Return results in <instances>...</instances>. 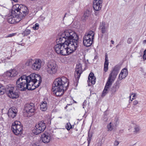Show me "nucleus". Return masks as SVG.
<instances>
[{
  "label": "nucleus",
  "mask_w": 146,
  "mask_h": 146,
  "mask_svg": "<svg viewBox=\"0 0 146 146\" xmlns=\"http://www.w3.org/2000/svg\"><path fill=\"white\" fill-rule=\"evenodd\" d=\"M95 77L94 76V74L93 73H91L89 75L88 80V86H91L92 85L94 84L96 82Z\"/></svg>",
  "instance_id": "obj_18"
},
{
  "label": "nucleus",
  "mask_w": 146,
  "mask_h": 146,
  "mask_svg": "<svg viewBox=\"0 0 146 146\" xmlns=\"http://www.w3.org/2000/svg\"><path fill=\"white\" fill-rule=\"evenodd\" d=\"M92 135L88 133V144H89L91 140L92 139Z\"/></svg>",
  "instance_id": "obj_34"
},
{
  "label": "nucleus",
  "mask_w": 146,
  "mask_h": 146,
  "mask_svg": "<svg viewBox=\"0 0 146 146\" xmlns=\"http://www.w3.org/2000/svg\"><path fill=\"white\" fill-rule=\"evenodd\" d=\"M119 45V44H117L116 46V47H118V46Z\"/></svg>",
  "instance_id": "obj_48"
},
{
  "label": "nucleus",
  "mask_w": 146,
  "mask_h": 146,
  "mask_svg": "<svg viewBox=\"0 0 146 146\" xmlns=\"http://www.w3.org/2000/svg\"><path fill=\"white\" fill-rule=\"evenodd\" d=\"M119 143V142L118 141L115 140L114 141V146H117L118 145Z\"/></svg>",
  "instance_id": "obj_37"
},
{
  "label": "nucleus",
  "mask_w": 146,
  "mask_h": 146,
  "mask_svg": "<svg viewBox=\"0 0 146 146\" xmlns=\"http://www.w3.org/2000/svg\"><path fill=\"white\" fill-rule=\"evenodd\" d=\"M58 67L54 62H49L45 68L47 72L49 74L52 75L55 74L57 71Z\"/></svg>",
  "instance_id": "obj_8"
},
{
  "label": "nucleus",
  "mask_w": 146,
  "mask_h": 146,
  "mask_svg": "<svg viewBox=\"0 0 146 146\" xmlns=\"http://www.w3.org/2000/svg\"><path fill=\"white\" fill-rule=\"evenodd\" d=\"M22 4H17L14 5L13 7L12 11H15V13H16V11H17V12H20V9L22 6Z\"/></svg>",
  "instance_id": "obj_23"
},
{
  "label": "nucleus",
  "mask_w": 146,
  "mask_h": 146,
  "mask_svg": "<svg viewBox=\"0 0 146 146\" xmlns=\"http://www.w3.org/2000/svg\"><path fill=\"white\" fill-rule=\"evenodd\" d=\"M35 108L34 104L33 103L27 104L25 105V110L27 113L30 114V115H32L35 111Z\"/></svg>",
  "instance_id": "obj_12"
},
{
  "label": "nucleus",
  "mask_w": 146,
  "mask_h": 146,
  "mask_svg": "<svg viewBox=\"0 0 146 146\" xmlns=\"http://www.w3.org/2000/svg\"><path fill=\"white\" fill-rule=\"evenodd\" d=\"M119 87V85L118 84H115L111 89V92L112 94H115Z\"/></svg>",
  "instance_id": "obj_27"
},
{
  "label": "nucleus",
  "mask_w": 146,
  "mask_h": 146,
  "mask_svg": "<svg viewBox=\"0 0 146 146\" xmlns=\"http://www.w3.org/2000/svg\"><path fill=\"white\" fill-rule=\"evenodd\" d=\"M58 42L54 47L55 51L58 54L66 56L72 53L76 50L71 45H68L67 42Z\"/></svg>",
  "instance_id": "obj_4"
},
{
  "label": "nucleus",
  "mask_w": 146,
  "mask_h": 146,
  "mask_svg": "<svg viewBox=\"0 0 146 146\" xmlns=\"http://www.w3.org/2000/svg\"><path fill=\"white\" fill-rule=\"evenodd\" d=\"M8 96L9 98L13 99H16L19 97L18 92L15 90V88L10 86L7 88L6 90Z\"/></svg>",
  "instance_id": "obj_9"
},
{
  "label": "nucleus",
  "mask_w": 146,
  "mask_h": 146,
  "mask_svg": "<svg viewBox=\"0 0 146 146\" xmlns=\"http://www.w3.org/2000/svg\"><path fill=\"white\" fill-rule=\"evenodd\" d=\"M143 42H146V40H145L143 41Z\"/></svg>",
  "instance_id": "obj_47"
},
{
  "label": "nucleus",
  "mask_w": 146,
  "mask_h": 146,
  "mask_svg": "<svg viewBox=\"0 0 146 146\" xmlns=\"http://www.w3.org/2000/svg\"><path fill=\"white\" fill-rule=\"evenodd\" d=\"M21 19V18L19 17L17 13H15V11H12L11 15L8 17L7 21L9 23L14 24L19 22Z\"/></svg>",
  "instance_id": "obj_11"
},
{
  "label": "nucleus",
  "mask_w": 146,
  "mask_h": 146,
  "mask_svg": "<svg viewBox=\"0 0 146 146\" xmlns=\"http://www.w3.org/2000/svg\"><path fill=\"white\" fill-rule=\"evenodd\" d=\"M68 85V79L64 77L55 80L52 85V90L57 96H60L64 93Z\"/></svg>",
  "instance_id": "obj_3"
},
{
  "label": "nucleus",
  "mask_w": 146,
  "mask_h": 146,
  "mask_svg": "<svg viewBox=\"0 0 146 146\" xmlns=\"http://www.w3.org/2000/svg\"><path fill=\"white\" fill-rule=\"evenodd\" d=\"M136 95L135 94H132L131 96H130V100L132 101L134 98V97Z\"/></svg>",
  "instance_id": "obj_36"
},
{
  "label": "nucleus",
  "mask_w": 146,
  "mask_h": 146,
  "mask_svg": "<svg viewBox=\"0 0 146 146\" xmlns=\"http://www.w3.org/2000/svg\"><path fill=\"white\" fill-rule=\"evenodd\" d=\"M119 70L118 67L117 66H115L113 70L110 74L104 90L103 92L102 96H104L108 93V90L116 78Z\"/></svg>",
  "instance_id": "obj_5"
},
{
  "label": "nucleus",
  "mask_w": 146,
  "mask_h": 146,
  "mask_svg": "<svg viewBox=\"0 0 146 146\" xmlns=\"http://www.w3.org/2000/svg\"><path fill=\"white\" fill-rule=\"evenodd\" d=\"M86 102L85 101L83 103V108H84V106H85V104H86Z\"/></svg>",
  "instance_id": "obj_43"
},
{
  "label": "nucleus",
  "mask_w": 146,
  "mask_h": 146,
  "mask_svg": "<svg viewBox=\"0 0 146 146\" xmlns=\"http://www.w3.org/2000/svg\"><path fill=\"white\" fill-rule=\"evenodd\" d=\"M82 65L78 64L76 65L75 73V77L76 80H78L82 73Z\"/></svg>",
  "instance_id": "obj_13"
},
{
  "label": "nucleus",
  "mask_w": 146,
  "mask_h": 146,
  "mask_svg": "<svg viewBox=\"0 0 146 146\" xmlns=\"http://www.w3.org/2000/svg\"><path fill=\"white\" fill-rule=\"evenodd\" d=\"M42 62L39 59H35L32 66V68L34 70H38L41 67Z\"/></svg>",
  "instance_id": "obj_15"
},
{
  "label": "nucleus",
  "mask_w": 146,
  "mask_h": 146,
  "mask_svg": "<svg viewBox=\"0 0 146 146\" xmlns=\"http://www.w3.org/2000/svg\"><path fill=\"white\" fill-rule=\"evenodd\" d=\"M51 139L50 134L47 132H45L42 135L41 139L44 143H47L50 142Z\"/></svg>",
  "instance_id": "obj_16"
},
{
  "label": "nucleus",
  "mask_w": 146,
  "mask_h": 146,
  "mask_svg": "<svg viewBox=\"0 0 146 146\" xmlns=\"http://www.w3.org/2000/svg\"><path fill=\"white\" fill-rule=\"evenodd\" d=\"M14 34L13 33L11 34H9L8 36H7V37H12L14 35Z\"/></svg>",
  "instance_id": "obj_42"
},
{
  "label": "nucleus",
  "mask_w": 146,
  "mask_h": 146,
  "mask_svg": "<svg viewBox=\"0 0 146 146\" xmlns=\"http://www.w3.org/2000/svg\"><path fill=\"white\" fill-rule=\"evenodd\" d=\"M58 118H62V117H59Z\"/></svg>",
  "instance_id": "obj_49"
},
{
  "label": "nucleus",
  "mask_w": 146,
  "mask_h": 146,
  "mask_svg": "<svg viewBox=\"0 0 146 146\" xmlns=\"http://www.w3.org/2000/svg\"><path fill=\"white\" fill-rule=\"evenodd\" d=\"M17 112V108L13 107L9 110L8 115L9 117L13 118L16 116Z\"/></svg>",
  "instance_id": "obj_17"
},
{
  "label": "nucleus",
  "mask_w": 146,
  "mask_h": 146,
  "mask_svg": "<svg viewBox=\"0 0 146 146\" xmlns=\"http://www.w3.org/2000/svg\"><path fill=\"white\" fill-rule=\"evenodd\" d=\"M109 62L108 57L106 56L105 60L104 62V70L105 72H107L108 70Z\"/></svg>",
  "instance_id": "obj_26"
},
{
  "label": "nucleus",
  "mask_w": 146,
  "mask_h": 146,
  "mask_svg": "<svg viewBox=\"0 0 146 146\" xmlns=\"http://www.w3.org/2000/svg\"><path fill=\"white\" fill-rule=\"evenodd\" d=\"M41 81L40 75L33 73L28 76L24 75L21 76L17 81L16 85L20 91L32 90L38 87Z\"/></svg>",
  "instance_id": "obj_1"
},
{
  "label": "nucleus",
  "mask_w": 146,
  "mask_h": 146,
  "mask_svg": "<svg viewBox=\"0 0 146 146\" xmlns=\"http://www.w3.org/2000/svg\"><path fill=\"white\" fill-rule=\"evenodd\" d=\"M18 72L16 70L13 69L7 71L4 73V76L7 79L16 76L18 74Z\"/></svg>",
  "instance_id": "obj_14"
},
{
  "label": "nucleus",
  "mask_w": 146,
  "mask_h": 146,
  "mask_svg": "<svg viewBox=\"0 0 146 146\" xmlns=\"http://www.w3.org/2000/svg\"><path fill=\"white\" fill-rule=\"evenodd\" d=\"M91 11L90 10L88 9L86 10L85 12L84 16L85 19H87L88 17H90L91 15Z\"/></svg>",
  "instance_id": "obj_28"
},
{
  "label": "nucleus",
  "mask_w": 146,
  "mask_h": 146,
  "mask_svg": "<svg viewBox=\"0 0 146 146\" xmlns=\"http://www.w3.org/2000/svg\"><path fill=\"white\" fill-rule=\"evenodd\" d=\"M34 61L32 58H29L27 60L25 63V64L27 66H29L31 65L33 62H34Z\"/></svg>",
  "instance_id": "obj_30"
},
{
  "label": "nucleus",
  "mask_w": 146,
  "mask_h": 146,
  "mask_svg": "<svg viewBox=\"0 0 146 146\" xmlns=\"http://www.w3.org/2000/svg\"><path fill=\"white\" fill-rule=\"evenodd\" d=\"M46 127V124L43 121L39 122L35 126L36 129L33 130V132L37 135L44 131Z\"/></svg>",
  "instance_id": "obj_10"
},
{
  "label": "nucleus",
  "mask_w": 146,
  "mask_h": 146,
  "mask_svg": "<svg viewBox=\"0 0 146 146\" xmlns=\"http://www.w3.org/2000/svg\"><path fill=\"white\" fill-rule=\"evenodd\" d=\"M94 1H98L99 2H103V0H94Z\"/></svg>",
  "instance_id": "obj_44"
},
{
  "label": "nucleus",
  "mask_w": 146,
  "mask_h": 146,
  "mask_svg": "<svg viewBox=\"0 0 146 146\" xmlns=\"http://www.w3.org/2000/svg\"><path fill=\"white\" fill-rule=\"evenodd\" d=\"M11 128L13 133L16 135L21 134L22 133L23 127L21 123L19 121H15L13 122Z\"/></svg>",
  "instance_id": "obj_7"
},
{
  "label": "nucleus",
  "mask_w": 146,
  "mask_h": 146,
  "mask_svg": "<svg viewBox=\"0 0 146 146\" xmlns=\"http://www.w3.org/2000/svg\"><path fill=\"white\" fill-rule=\"evenodd\" d=\"M94 33L92 31H90L84 36L83 40V44L86 47L90 46L92 44Z\"/></svg>",
  "instance_id": "obj_6"
},
{
  "label": "nucleus",
  "mask_w": 146,
  "mask_h": 146,
  "mask_svg": "<svg viewBox=\"0 0 146 146\" xmlns=\"http://www.w3.org/2000/svg\"><path fill=\"white\" fill-rule=\"evenodd\" d=\"M111 43L113 44L114 43V41L112 40H111Z\"/></svg>",
  "instance_id": "obj_46"
},
{
  "label": "nucleus",
  "mask_w": 146,
  "mask_h": 146,
  "mask_svg": "<svg viewBox=\"0 0 146 146\" xmlns=\"http://www.w3.org/2000/svg\"><path fill=\"white\" fill-rule=\"evenodd\" d=\"M31 33V31L30 29H28L27 28H26V29L22 33L23 35L25 36H27L29 35Z\"/></svg>",
  "instance_id": "obj_31"
},
{
  "label": "nucleus",
  "mask_w": 146,
  "mask_h": 146,
  "mask_svg": "<svg viewBox=\"0 0 146 146\" xmlns=\"http://www.w3.org/2000/svg\"><path fill=\"white\" fill-rule=\"evenodd\" d=\"M39 25L37 23H36L35 24V26H34L33 27V29L35 30L38 29Z\"/></svg>",
  "instance_id": "obj_35"
},
{
  "label": "nucleus",
  "mask_w": 146,
  "mask_h": 146,
  "mask_svg": "<svg viewBox=\"0 0 146 146\" xmlns=\"http://www.w3.org/2000/svg\"><path fill=\"white\" fill-rule=\"evenodd\" d=\"M40 108L42 111H45L47 109V106L46 102V101L42 102L40 106Z\"/></svg>",
  "instance_id": "obj_25"
},
{
  "label": "nucleus",
  "mask_w": 146,
  "mask_h": 146,
  "mask_svg": "<svg viewBox=\"0 0 146 146\" xmlns=\"http://www.w3.org/2000/svg\"><path fill=\"white\" fill-rule=\"evenodd\" d=\"M138 103V102L137 100H135L133 102V104L134 105H135L137 104Z\"/></svg>",
  "instance_id": "obj_40"
},
{
  "label": "nucleus",
  "mask_w": 146,
  "mask_h": 146,
  "mask_svg": "<svg viewBox=\"0 0 146 146\" xmlns=\"http://www.w3.org/2000/svg\"><path fill=\"white\" fill-rule=\"evenodd\" d=\"M78 36L74 32L71 30H67L58 36L56 41L67 42L68 45H71L76 50L78 47Z\"/></svg>",
  "instance_id": "obj_2"
},
{
  "label": "nucleus",
  "mask_w": 146,
  "mask_h": 146,
  "mask_svg": "<svg viewBox=\"0 0 146 146\" xmlns=\"http://www.w3.org/2000/svg\"><path fill=\"white\" fill-rule=\"evenodd\" d=\"M127 69L125 68L123 69L119 75V78L120 80L125 78L128 75Z\"/></svg>",
  "instance_id": "obj_22"
},
{
  "label": "nucleus",
  "mask_w": 146,
  "mask_h": 146,
  "mask_svg": "<svg viewBox=\"0 0 146 146\" xmlns=\"http://www.w3.org/2000/svg\"><path fill=\"white\" fill-rule=\"evenodd\" d=\"M132 39L131 38H129L127 40V42L128 44H130L132 42Z\"/></svg>",
  "instance_id": "obj_38"
},
{
  "label": "nucleus",
  "mask_w": 146,
  "mask_h": 146,
  "mask_svg": "<svg viewBox=\"0 0 146 146\" xmlns=\"http://www.w3.org/2000/svg\"><path fill=\"white\" fill-rule=\"evenodd\" d=\"M66 127L68 130H70L72 128V126L70 123H68L66 126Z\"/></svg>",
  "instance_id": "obj_33"
},
{
  "label": "nucleus",
  "mask_w": 146,
  "mask_h": 146,
  "mask_svg": "<svg viewBox=\"0 0 146 146\" xmlns=\"http://www.w3.org/2000/svg\"><path fill=\"white\" fill-rule=\"evenodd\" d=\"M107 127L108 131H111L113 129V126L111 122L107 126Z\"/></svg>",
  "instance_id": "obj_32"
},
{
  "label": "nucleus",
  "mask_w": 146,
  "mask_h": 146,
  "mask_svg": "<svg viewBox=\"0 0 146 146\" xmlns=\"http://www.w3.org/2000/svg\"><path fill=\"white\" fill-rule=\"evenodd\" d=\"M40 18L41 20L43 21L45 19V17L43 15H41L40 17Z\"/></svg>",
  "instance_id": "obj_41"
},
{
  "label": "nucleus",
  "mask_w": 146,
  "mask_h": 146,
  "mask_svg": "<svg viewBox=\"0 0 146 146\" xmlns=\"http://www.w3.org/2000/svg\"><path fill=\"white\" fill-rule=\"evenodd\" d=\"M6 91V90L4 86L0 85V95L3 94Z\"/></svg>",
  "instance_id": "obj_29"
},
{
  "label": "nucleus",
  "mask_w": 146,
  "mask_h": 146,
  "mask_svg": "<svg viewBox=\"0 0 146 146\" xmlns=\"http://www.w3.org/2000/svg\"><path fill=\"white\" fill-rule=\"evenodd\" d=\"M12 1H14L15 2L17 3L18 2V0H11Z\"/></svg>",
  "instance_id": "obj_45"
},
{
  "label": "nucleus",
  "mask_w": 146,
  "mask_h": 146,
  "mask_svg": "<svg viewBox=\"0 0 146 146\" xmlns=\"http://www.w3.org/2000/svg\"><path fill=\"white\" fill-rule=\"evenodd\" d=\"M21 9H20V11L19 13H20L22 15V18L28 14L29 10L25 6L23 5H22Z\"/></svg>",
  "instance_id": "obj_21"
},
{
  "label": "nucleus",
  "mask_w": 146,
  "mask_h": 146,
  "mask_svg": "<svg viewBox=\"0 0 146 146\" xmlns=\"http://www.w3.org/2000/svg\"><path fill=\"white\" fill-rule=\"evenodd\" d=\"M132 124H133V122H132Z\"/></svg>",
  "instance_id": "obj_50"
},
{
  "label": "nucleus",
  "mask_w": 146,
  "mask_h": 146,
  "mask_svg": "<svg viewBox=\"0 0 146 146\" xmlns=\"http://www.w3.org/2000/svg\"><path fill=\"white\" fill-rule=\"evenodd\" d=\"M108 25L105 22H102L100 23V28L102 33L104 34L108 31Z\"/></svg>",
  "instance_id": "obj_19"
},
{
  "label": "nucleus",
  "mask_w": 146,
  "mask_h": 146,
  "mask_svg": "<svg viewBox=\"0 0 146 146\" xmlns=\"http://www.w3.org/2000/svg\"><path fill=\"white\" fill-rule=\"evenodd\" d=\"M140 126L138 125H135L133 127V132L134 134H137L140 133Z\"/></svg>",
  "instance_id": "obj_24"
},
{
  "label": "nucleus",
  "mask_w": 146,
  "mask_h": 146,
  "mask_svg": "<svg viewBox=\"0 0 146 146\" xmlns=\"http://www.w3.org/2000/svg\"><path fill=\"white\" fill-rule=\"evenodd\" d=\"M143 58L144 59H146V50L144 51V54L143 56Z\"/></svg>",
  "instance_id": "obj_39"
},
{
  "label": "nucleus",
  "mask_w": 146,
  "mask_h": 146,
  "mask_svg": "<svg viewBox=\"0 0 146 146\" xmlns=\"http://www.w3.org/2000/svg\"><path fill=\"white\" fill-rule=\"evenodd\" d=\"M102 2L94 0L93 7L94 10L96 11L100 10L102 6Z\"/></svg>",
  "instance_id": "obj_20"
}]
</instances>
